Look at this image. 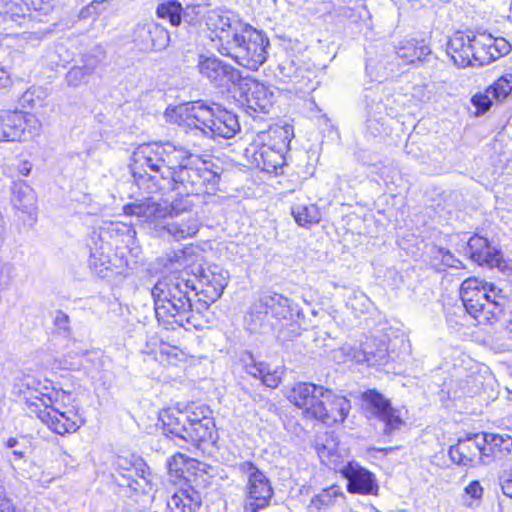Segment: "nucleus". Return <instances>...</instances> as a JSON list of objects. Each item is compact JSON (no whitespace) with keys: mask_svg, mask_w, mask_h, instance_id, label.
Here are the masks:
<instances>
[{"mask_svg":"<svg viewBox=\"0 0 512 512\" xmlns=\"http://www.w3.org/2000/svg\"><path fill=\"white\" fill-rule=\"evenodd\" d=\"M129 167L135 184L147 192L159 189L157 175L161 179L170 178L175 189L187 188L196 197L214 195L221 180L212 162L168 142L139 145Z\"/></svg>","mask_w":512,"mask_h":512,"instance_id":"nucleus-1","label":"nucleus"},{"mask_svg":"<svg viewBox=\"0 0 512 512\" xmlns=\"http://www.w3.org/2000/svg\"><path fill=\"white\" fill-rule=\"evenodd\" d=\"M25 376L17 385V396L30 417L37 419L52 434L67 437L75 434L84 424L85 417L72 392Z\"/></svg>","mask_w":512,"mask_h":512,"instance_id":"nucleus-2","label":"nucleus"},{"mask_svg":"<svg viewBox=\"0 0 512 512\" xmlns=\"http://www.w3.org/2000/svg\"><path fill=\"white\" fill-rule=\"evenodd\" d=\"M184 276L181 269L170 271L151 290L158 325L165 330H202L207 324L202 311L192 308L189 280Z\"/></svg>","mask_w":512,"mask_h":512,"instance_id":"nucleus-3","label":"nucleus"},{"mask_svg":"<svg viewBox=\"0 0 512 512\" xmlns=\"http://www.w3.org/2000/svg\"><path fill=\"white\" fill-rule=\"evenodd\" d=\"M156 429L168 440H179L196 449L211 443L216 435L213 411L198 401L177 402L157 412Z\"/></svg>","mask_w":512,"mask_h":512,"instance_id":"nucleus-4","label":"nucleus"},{"mask_svg":"<svg viewBox=\"0 0 512 512\" xmlns=\"http://www.w3.org/2000/svg\"><path fill=\"white\" fill-rule=\"evenodd\" d=\"M286 398L300 411L304 421L327 429L342 427L352 410L346 395L310 381L294 383Z\"/></svg>","mask_w":512,"mask_h":512,"instance_id":"nucleus-5","label":"nucleus"},{"mask_svg":"<svg viewBox=\"0 0 512 512\" xmlns=\"http://www.w3.org/2000/svg\"><path fill=\"white\" fill-rule=\"evenodd\" d=\"M294 137L289 123H274L258 132L250 143L252 164L263 172L278 174L286 164V154Z\"/></svg>","mask_w":512,"mask_h":512,"instance_id":"nucleus-6","label":"nucleus"},{"mask_svg":"<svg viewBox=\"0 0 512 512\" xmlns=\"http://www.w3.org/2000/svg\"><path fill=\"white\" fill-rule=\"evenodd\" d=\"M460 297L465 310L478 324L496 323L507 301L502 289L478 276H470L461 283Z\"/></svg>","mask_w":512,"mask_h":512,"instance_id":"nucleus-7","label":"nucleus"},{"mask_svg":"<svg viewBox=\"0 0 512 512\" xmlns=\"http://www.w3.org/2000/svg\"><path fill=\"white\" fill-rule=\"evenodd\" d=\"M269 40L260 31L246 25L229 45L224 57L250 71H257L267 59Z\"/></svg>","mask_w":512,"mask_h":512,"instance_id":"nucleus-8","label":"nucleus"},{"mask_svg":"<svg viewBox=\"0 0 512 512\" xmlns=\"http://www.w3.org/2000/svg\"><path fill=\"white\" fill-rule=\"evenodd\" d=\"M156 477L150 466L140 457H119L116 467V482L126 488L130 497L151 493L156 486Z\"/></svg>","mask_w":512,"mask_h":512,"instance_id":"nucleus-9","label":"nucleus"},{"mask_svg":"<svg viewBox=\"0 0 512 512\" xmlns=\"http://www.w3.org/2000/svg\"><path fill=\"white\" fill-rule=\"evenodd\" d=\"M181 271L185 273L184 278H188L189 290L194 292L199 305L198 310L202 312L207 311L221 297L227 286L226 277L216 266L200 268L197 273L190 272L186 268Z\"/></svg>","mask_w":512,"mask_h":512,"instance_id":"nucleus-10","label":"nucleus"},{"mask_svg":"<svg viewBox=\"0 0 512 512\" xmlns=\"http://www.w3.org/2000/svg\"><path fill=\"white\" fill-rule=\"evenodd\" d=\"M239 471L247 478L245 498L252 512L267 507L273 496L270 480L252 461L239 464Z\"/></svg>","mask_w":512,"mask_h":512,"instance_id":"nucleus-11","label":"nucleus"},{"mask_svg":"<svg viewBox=\"0 0 512 512\" xmlns=\"http://www.w3.org/2000/svg\"><path fill=\"white\" fill-rule=\"evenodd\" d=\"M204 25L206 36L221 55L227 54L229 45L241 31L229 12L221 9L208 10L204 16Z\"/></svg>","mask_w":512,"mask_h":512,"instance_id":"nucleus-12","label":"nucleus"},{"mask_svg":"<svg viewBox=\"0 0 512 512\" xmlns=\"http://www.w3.org/2000/svg\"><path fill=\"white\" fill-rule=\"evenodd\" d=\"M211 109L212 106L202 101H190L167 107L164 116L171 124L206 133L208 120L212 117Z\"/></svg>","mask_w":512,"mask_h":512,"instance_id":"nucleus-13","label":"nucleus"},{"mask_svg":"<svg viewBox=\"0 0 512 512\" xmlns=\"http://www.w3.org/2000/svg\"><path fill=\"white\" fill-rule=\"evenodd\" d=\"M205 464L189 455L176 451L166 460V471L174 484L193 485L203 481L207 473Z\"/></svg>","mask_w":512,"mask_h":512,"instance_id":"nucleus-14","label":"nucleus"},{"mask_svg":"<svg viewBox=\"0 0 512 512\" xmlns=\"http://www.w3.org/2000/svg\"><path fill=\"white\" fill-rule=\"evenodd\" d=\"M235 98L238 103L247 110L254 113L267 112L272 105V94L268 88L251 77H242L236 80Z\"/></svg>","mask_w":512,"mask_h":512,"instance_id":"nucleus-15","label":"nucleus"},{"mask_svg":"<svg viewBox=\"0 0 512 512\" xmlns=\"http://www.w3.org/2000/svg\"><path fill=\"white\" fill-rule=\"evenodd\" d=\"M143 353L164 366H178L190 357L179 340L159 335H154L146 341Z\"/></svg>","mask_w":512,"mask_h":512,"instance_id":"nucleus-16","label":"nucleus"},{"mask_svg":"<svg viewBox=\"0 0 512 512\" xmlns=\"http://www.w3.org/2000/svg\"><path fill=\"white\" fill-rule=\"evenodd\" d=\"M466 256L479 266H485L490 269L496 268L500 271H505L509 268L502 251L493 246L487 237L478 233H474L469 237L466 244Z\"/></svg>","mask_w":512,"mask_h":512,"instance_id":"nucleus-17","label":"nucleus"},{"mask_svg":"<svg viewBox=\"0 0 512 512\" xmlns=\"http://www.w3.org/2000/svg\"><path fill=\"white\" fill-rule=\"evenodd\" d=\"M340 474L347 480L346 490L350 494L358 495H377L379 485L376 476L361 466L357 462H348L341 470Z\"/></svg>","mask_w":512,"mask_h":512,"instance_id":"nucleus-18","label":"nucleus"},{"mask_svg":"<svg viewBox=\"0 0 512 512\" xmlns=\"http://www.w3.org/2000/svg\"><path fill=\"white\" fill-rule=\"evenodd\" d=\"M480 432L467 433L448 449L450 460L459 466L472 467L483 462L482 444L478 442Z\"/></svg>","mask_w":512,"mask_h":512,"instance_id":"nucleus-19","label":"nucleus"},{"mask_svg":"<svg viewBox=\"0 0 512 512\" xmlns=\"http://www.w3.org/2000/svg\"><path fill=\"white\" fill-rule=\"evenodd\" d=\"M474 53L476 66L487 65L510 52L511 46L502 37H493L491 34L479 33L474 35Z\"/></svg>","mask_w":512,"mask_h":512,"instance_id":"nucleus-20","label":"nucleus"},{"mask_svg":"<svg viewBox=\"0 0 512 512\" xmlns=\"http://www.w3.org/2000/svg\"><path fill=\"white\" fill-rule=\"evenodd\" d=\"M473 34L468 31H456L447 42V54L460 68L476 66Z\"/></svg>","mask_w":512,"mask_h":512,"instance_id":"nucleus-21","label":"nucleus"},{"mask_svg":"<svg viewBox=\"0 0 512 512\" xmlns=\"http://www.w3.org/2000/svg\"><path fill=\"white\" fill-rule=\"evenodd\" d=\"M197 69L204 78H207L216 85H221L224 81L236 83L240 73L235 67L225 63L214 55H200Z\"/></svg>","mask_w":512,"mask_h":512,"instance_id":"nucleus-22","label":"nucleus"},{"mask_svg":"<svg viewBox=\"0 0 512 512\" xmlns=\"http://www.w3.org/2000/svg\"><path fill=\"white\" fill-rule=\"evenodd\" d=\"M1 114L4 142L21 141L26 132L35 128V118L22 111H5Z\"/></svg>","mask_w":512,"mask_h":512,"instance_id":"nucleus-23","label":"nucleus"},{"mask_svg":"<svg viewBox=\"0 0 512 512\" xmlns=\"http://www.w3.org/2000/svg\"><path fill=\"white\" fill-rule=\"evenodd\" d=\"M399 64L418 66L431 54L429 42L424 38H409L399 42L395 49Z\"/></svg>","mask_w":512,"mask_h":512,"instance_id":"nucleus-24","label":"nucleus"},{"mask_svg":"<svg viewBox=\"0 0 512 512\" xmlns=\"http://www.w3.org/2000/svg\"><path fill=\"white\" fill-rule=\"evenodd\" d=\"M211 114L206 128V133L211 136L229 139L240 131V124L234 113L220 106H212Z\"/></svg>","mask_w":512,"mask_h":512,"instance_id":"nucleus-25","label":"nucleus"},{"mask_svg":"<svg viewBox=\"0 0 512 512\" xmlns=\"http://www.w3.org/2000/svg\"><path fill=\"white\" fill-rule=\"evenodd\" d=\"M482 455L485 462L501 460L512 451V436L491 432H480Z\"/></svg>","mask_w":512,"mask_h":512,"instance_id":"nucleus-26","label":"nucleus"},{"mask_svg":"<svg viewBox=\"0 0 512 512\" xmlns=\"http://www.w3.org/2000/svg\"><path fill=\"white\" fill-rule=\"evenodd\" d=\"M201 507V495L192 485L177 489L167 502L169 512H199Z\"/></svg>","mask_w":512,"mask_h":512,"instance_id":"nucleus-27","label":"nucleus"},{"mask_svg":"<svg viewBox=\"0 0 512 512\" xmlns=\"http://www.w3.org/2000/svg\"><path fill=\"white\" fill-rule=\"evenodd\" d=\"M137 36L147 48L153 51L164 49L170 41L168 30L163 25L153 21L138 26Z\"/></svg>","mask_w":512,"mask_h":512,"instance_id":"nucleus-28","label":"nucleus"},{"mask_svg":"<svg viewBox=\"0 0 512 512\" xmlns=\"http://www.w3.org/2000/svg\"><path fill=\"white\" fill-rule=\"evenodd\" d=\"M291 215L300 227L310 229L322 218L320 208L306 196L298 197L291 206Z\"/></svg>","mask_w":512,"mask_h":512,"instance_id":"nucleus-29","label":"nucleus"},{"mask_svg":"<svg viewBox=\"0 0 512 512\" xmlns=\"http://www.w3.org/2000/svg\"><path fill=\"white\" fill-rule=\"evenodd\" d=\"M47 5L43 0H10L5 5V16L11 21L21 22L31 18L34 12L46 9Z\"/></svg>","mask_w":512,"mask_h":512,"instance_id":"nucleus-30","label":"nucleus"},{"mask_svg":"<svg viewBox=\"0 0 512 512\" xmlns=\"http://www.w3.org/2000/svg\"><path fill=\"white\" fill-rule=\"evenodd\" d=\"M172 191L174 192V196L171 201H164L163 213L161 216L174 217L193 210L195 207L193 198L196 197L194 194H190V191L187 188L175 189L174 182H172Z\"/></svg>","mask_w":512,"mask_h":512,"instance_id":"nucleus-31","label":"nucleus"},{"mask_svg":"<svg viewBox=\"0 0 512 512\" xmlns=\"http://www.w3.org/2000/svg\"><path fill=\"white\" fill-rule=\"evenodd\" d=\"M249 374L258 379L264 386L275 389L282 382L283 371L272 368L267 363L258 362L250 365Z\"/></svg>","mask_w":512,"mask_h":512,"instance_id":"nucleus-32","label":"nucleus"},{"mask_svg":"<svg viewBox=\"0 0 512 512\" xmlns=\"http://www.w3.org/2000/svg\"><path fill=\"white\" fill-rule=\"evenodd\" d=\"M429 265L435 271H445L448 268L460 269L463 268V263L460 259L447 249L435 247L429 257Z\"/></svg>","mask_w":512,"mask_h":512,"instance_id":"nucleus-33","label":"nucleus"},{"mask_svg":"<svg viewBox=\"0 0 512 512\" xmlns=\"http://www.w3.org/2000/svg\"><path fill=\"white\" fill-rule=\"evenodd\" d=\"M360 398L365 408L375 418L392 405L391 400L375 388L363 391Z\"/></svg>","mask_w":512,"mask_h":512,"instance_id":"nucleus-34","label":"nucleus"},{"mask_svg":"<svg viewBox=\"0 0 512 512\" xmlns=\"http://www.w3.org/2000/svg\"><path fill=\"white\" fill-rule=\"evenodd\" d=\"M407 410L402 413L401 409L393 406V404L376 417L383 423V432L385 435H391L401 430L406 425Z\"/></svg>","mask_w":512,"mask_h":512,"instance_id":"nucleus-35","label":"nucleus"},{"mask_svg":"<svg viewBox=\"0 0 512 512\" xmlns=\"http://www.w3.org/2000/svg\"><path fill=\"white\" fill-rule=\"evenodd\" d=\"M156 16L167 21L172 27H179L182 23L183 7L177 0H165L156 7Z\"/></svg>","mask_w":512,"mask_h":512,"instance_id":"nucleus-36","label":"nucleus"},{"mask_svg":"<svg viewBox=\"0 0 512 512\" xmlns=\"http://www.w3.org/2000/svg\"><path fill=\"white\" fill-rule=\"evenodd\" d=\"M495 102L500 103L506 100L512 93V74H504L498 77L486 88Z\"/></svg>","mask_w":512,"mask_h":512,"instance_id":"nucleus-37","label":"nucleus"},{"mask_svg":"<svg viewBox=\"0 0 512 512\" xmlns=\"http://www.w3.org/2000/svg\"><path fill=\"white\" fill-rule=\"evenodd\" d=\"M339 496H343L339 486L332 484L329 487L322 489L317 495L311 499V505L320 510L325 507H329L336 502Z\"/></svg>","mask_w":512,"mask_h":512,"instance_id":"nucleus-38","label":"nucleus"},{"mask_svg":"<svg viewBox=\"0 0 512 512\" xmlns=\"http://www.w3.org/2000/svg\"><path fill=\"white\" fill-rule=\"evenodd\" d=\"M199 230V224L196 218H191L187 222L173 223L169 227V232L178 240L193 237Z\"/></svg>","mask_w":512,"mask_h":512,"instance_id":"nucleus-39","label":"nucleus"},{"mask_svg":"<svg viewBox=\"0 0 512 512\" xmlns=\"http://www.w3.org/2000/svg\"><path fill=\"white\" fill-rule=\"evenodd\" d=\"M490 93L478 92L471 98V103L476 110V114H484L492 107V99L489 97Z\"/></svg>","mask_w":512,"mask_h":512,"instance_id":"nucleus-40","label":"nucleus"},{"mask_svg":"<svg viewBox=\"0 0 512 512\" xmlns=\"http://www.w3.org/2000/svg\"><path fill=\"white\" fill-rule=\"evenodd\" d=\"M104 5V1L94 0L88 5L83 7L79 12V17L83 19L96 18L101 13V8Z\"/></svg>","mask_w":512,"mask_h":512,"instance_id":"nucleus-41","label":"nucleus"},{"mask_svg":"<svg viewBox=\"0 0 512 512\" xmlns=\"http://www.w3.org/2000/svg\"><path fill=\"white\" fill-rule=\"evenodd\" d=\"M0 512H19L2 482H0Z\"/></svg>","mask_w":512,"mask_h":512,"instance_id":"nucleus-42","label":"nucleus"},{"mask_svg":"<svg viewBox=\"0 0 512 512\" xmlns=\"http://www.w3.org/2000/svg\"><path fill=\"white\" fill-rule=\"evenodd\" d=\"M483 487L481 486L480 482L477 480L471 481L466 487H465V493L469 495L471 498L479 500L483 496Z\"/></svg>","mask_w":512,"mask_h":512,"instance_id":"nucleus-43","label":"nucleus"},{"mask_svg":"<svg viewBox=\"0 0 512 512\" xmlns=\"http://www.w3.org/2000/svg\"><path fill=\"white\" fill-rule=\"evenodd\" d=\"M13 78L8 68L0 65V90H8L13 86Z\"/></svg>","mask_w":512,"mask_h":512,"instance_id":"nucleus-44","label":"nucleus"},{"mask_svg":"<svg viewBox=\"0 0 512 512\" xmlns=\"http://www.w3.org/2000/svg\"><path fill=\"white\" fill-rule=\"evenodd\" d=\"M501 490H502V493L512 499V478H505L503 480H501Z\"/></svg>","mask_w":512,"mask_h":512,"instance_id":"nucleus-45","label":"nucleus"},{"mask_svg":"<svg viewBox=\"0 0 512 512\" xmlns=\"http://www.w3.org/2000/svg\"><path fill=\"white\" fill-rule=\"evenodd\" d=\"M206 512H225V506L223 501L216 500L212 501L207 505Z\"/></svg>","mask_w":512,"mask_h":512,"instance_id":"nucleus-46","label":"nucleus"},{"mask_svg":"<svg viewBox=\"0 0 512 512\" xmlns=\"http://www.w3.org/2000/svg\"><path fill=\"white\" fill-rule=\"evenodd\" d=\"M140 209H141L140 205L133 204V203L127 204L123 208L124 214L127 216L140 215V212L138 211Z\"/></svg>","mask_w":512,"mask_h":512,"instance_id":"nucleus-47","label":"nucleus"},{"mask_svg":"<svg viewBox=\"0 0 512 512\" xmlns=\"http://www.w3.org/2000/svg\"><path fill=\"white\" fill-rule=\"evenodd\" d=\"M370 450L376 451V452H380V453H383V454H388V453L392 452L394 450V448L393 447H384V448L373 447Z\"/></svg>","mask_w":512,"mask_h":512,"instance_id":"nucleus-48","label":"nucleus"},{"mask_svg":"<svg viewBox=\"0 0 512 512\" xmlns=\"http://www.w3.org/2000/svg\"><path fill=\"white\" fill-rule=\"evenodd\" d=\"M17 443H18V440L16 438H14V437H11V438L6 440L5 446L7 448H13V447H15L17 445Z\"/></svg>","mask_w":512,"mask_h":512,"instance_id":"nucleus-49","label":"nucleus"},{"mask_svg":"<svg viewBox=\"0 0 512 512\" xmlns=\"http://www.w3.org/2000/svg\"><path fill=\"white\" fill-rule=\"evenodd\" d=\"M13 456L16 458V459H23L25 458V453L23 451H19V450H14L12 452Z\"/></svg>","mask_w":512,"mask_h":512,"instance_id":"nucleus-50","label":"nucleus"},{"mask_svg":"<svg viewBox=\"0 0 512 512\" xmlns=\"http://www.w3.org/2000/svg\"><path fill=\"white\" fill-rule=\"evenodd\" d=\"M29 172H30V169L27 168V169H24V171H22L21 174L24 176H27L29 174Z\"/></svg>","mask_w":512,"mask_h":512,"instance_id":"nucleus-51","label":"nucleus"}]
</instances>
